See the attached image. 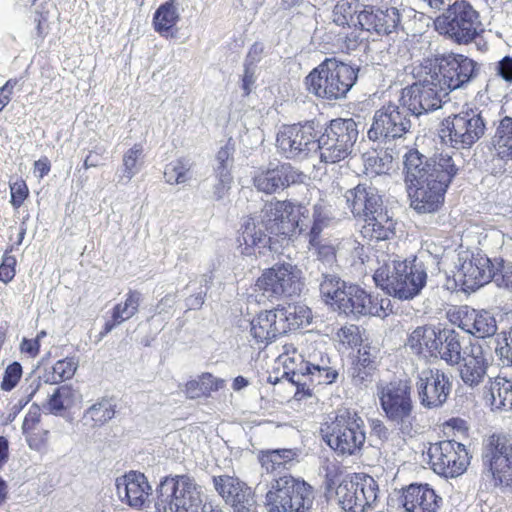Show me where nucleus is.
<instances>
[{
    "label": "nucleus",
    "instance_id": "1",
    "mask_svg": "<svg viewBox=\"0 0 512 512\" xmlns=\"http://www.w3.org/2000/svg\"><path fill=\"white\" fill-rule=\"evenodd\" d=\"M308 208L299 202L273 199L256 216H248L238 237L240 253L264 255L276 244L292 242L307 230Z\"/></svg>",
    "mask_w": 512,
    "mask_h": 512
},
{
    "label": "nucleus",
    "instance_id": "2",
    "mask_svg": "<svg viewBox=\"0 0 512 512\" xmlns=\"http://www.w3.org/2000/svg\"><path fill=\"white\" fill-rule=\"evenodd\" d=\"M320 296L331 310L347 317L386 316L384 303L389 300L373 296L360 285L339 277L325 275L320 283Z\"/></svg>",
    "mask_w": 512,
    "mask_h": 512
},
{
    "label": "nucleus",
    "instance_id": "3",
    "mask_svg": "<svg viewBox=\"0 0 512 512\" xmlns=\"http://www.w3.org/2000/svg\"><path fill=\"white\" fill-rule=\"evenodd\" d=\"M373 280L387 294L400 300H411L425 287L427 273L415 260H392L375 270Z\"/></svg>",
    "mask_w": 512,
    "mask_h": 512
},
{
    "label": "nucleus",
    "instance_id": "4",
    "mask_svg": "<svg viewBox=\"0 0 512 512\" xmlns=\"http://www.w3.org/2000/svg\"><path fill=\"white\" fill-rule=\"evenodd\" d=\"M358 78V71L348 64L327 58L304 79L306 90L315 97L335 101L344 98Z\"/></svg>",
    "mask_w": 512,
    "mask_h": 512
},
{
    "label": "nucleus",
    "instance_id": "5",
    "mask_svg": "<svg viewBox=\"0 0 512 512\" xmlns=\"http://www.w3.org/2000/svg\"><path fill=\"white\" fill-rule=\"evenodd\" d=\"M206 501L202 487L187 474L166 476L156 488V512H198Z\"/></svg>",
    "mask_w": 512,
    "mask_h": 512
},
{
    "label": "nucleus",
    "instance_id": "6",
    "mask_svg": "<svg viewBox=\"0 0 512 512\" xmlns=\"http://www.w3.org/2000/svg\"><path fill=\"white\" fill-rule=\"evenodd\" d=\"M434 24L441 35L458 45L472 43L484 31L479 12L468 0H456Z\"/></svg>",
    "mask_w": 512,
    "mask_h": 512
},
{
    "label": "nucleus",
    "instance_id": "7",
    "mask_svg": "<svg viewBox=\"0 0 512 512\" xmlns=\"http://www.w3.org/2000/svg\"><path fill=\"white\" fill-rule=\"evenodd\" d=\"M265 499L268 512H311L314 491L304 480L284 474L271 481Z\"/></svg>",
    "mask_w": 512,
    "mask_h": 512
},
{
    "label": "nucleus",
    "instance_id": "8",
    "mask_svg": "<svg viewBox=\"0 0 512 512\" xmlns=\"http://www.w3.org/2000/svg\"><path fill=\"white\" fill-rule=\"evenodd\" d=\"M481 460L495 485L512 491V434L493 433L484 439Z\"/></svg>",
    "mask_w": 512,
    "mask_h": 512
},
{
    "label": "nucleus",
    "instance_id": "9",
    "mask_svg": "<svg viewBox=\"0 0 512 512\" xmlns=\"http://www.w3.org/2000/svg\"><path fill=\"white\" fill-rule=\"evenodd\" d=\"M429 77L443 92L454 90L467 83L475 70V63L463 54L435 55L424 66Z\"/></svg>",
    "mask_w": 512,
    "mask_h": 512
},
{
    "label": "nucleus",
    "instance_id": "10",
    "mask_svg": "<svg viewBox=\"0 0 512 512\" xmlns=\"http://www.w3.org/2000/svg\"><path fill=\"white\" fill-rule=\"evenodd\" d=\"M357 137V124L353 119L331 120L322 134L318 135L321 162L335 164L346 159L351 154Z\"/></svg>",
    "mask_w": 512,
    "mask_h": 512
},
{
    "label": "nucleus",
    "instance_id": "11",
    "mask_svg": "<svg viewBox=\"0 0 512 512\" xmlns=\"http://www.w3.org/2000/svg\"><path fill=\"white\" fill-rule=\"evenodd\" d=\"M484 132L483 118L472 109L445 118L439 129L442 142L457 150L472 147Z\"/></svg>",
    "mask_w": 512,
    "mask_h": 512
},
{
    "label": "nucleus",
    "instance_id": "12",
    "mask_svg": "<svg viewBox=\"0 0 512 512\" xmlns=\"http://www.w3.org/2000/svg\"><path fill=\"white\" fill-rule=\"evenodd\" d=\"M302 286L301 271L289 263L264 269L255 281V291L270 300L298 295Z\"/></svg>",
    "mask_w": 512,
    "mask_h": 512
},
{
    "label": "nucleus",
    "instance_id": "13",
    "mask_svg": "<svg viewBox=\"0 0 512 512\" xmlns=\"http://www.w3.org/2000/svg\"><path fill=\"white\" fill-rule=\"evenodd\" d=\"M317 123L313 120L286 124L276 137L279 152L288 159L306 157L318 143Z\"/></svg>",
    "mask_w": 512,
    "mask_h": 512
},
{
    "label": "nucleus",
    "instance_id": "14",
    "mask_svg": "<svg viewBox=\"0 0 512 512\" xmlns=\"http://www.w3.org/2000/svg\"><path fill=\"white\" fill-rule=\"evenodd\" d=\"M428 456L434 472L445 478L462 475L470 463L465 445L455 440L435 443L429 448Z\"/></svg>",
    "mask_w": 512,
    "mask_h": 512
},
{
    "label": "nucleus",
    "instance_id": "15",
    "mask_svg": "<svg viewBox=\"0 0 512 512\" xmlns=\"http://www.w3.org/2000/svg\"><path fill=\"white\" fill-rule=\"evenodd\" d=\"M446 317L451 324L477 338L492 337L497 332L496 319L487 310H476L468 305L454 306L447 310Z\"/></svg>",
    "mask_w": 512,
    "mask_h": 512
},
{
    "label": "nucleus",
    "instance_id": "16",
    "mask_svg": "<svg viewBox=\"0 0 512 512\" xmlns=\"http://www.w3.org/2000/svg\"><path fill=\"white\" fill-rule=\"evenodd\" d=\"M412 394L409 379H394L377 386L379 403L386 416H410L414 408Z\"/></svg>",
    "mask_w": 512,
    "mask_h": 512
},
{
    "label": "nucleus",
    "instance_id": "17",
    "mask_svg": "<svg viewBox=\"0 0 512 512\" xmlns=\"http://www.w3.org/2000/svg\"><path fill=\"white\" fill-rule=\"evenodd\" d=\"M410 126V119L404 110L394 103H388L375 112L368 138L372 141L400 138Z\"/></svg>",
    "mask_w": 512,
    "mask_h": 512
},
{
    "label": "nucleus",
    "instance_id": "18",
    "mask_svg": "<svg viewBox=\"0 0 512 512\" xmlns=\"http://www.w3.org/2000/svg\"><path fill=\"white\" fill-rule=\"evenodd\" d=\"M279 360L284 368L283 377L296 387L293 398L296 401H302L311 397L312 389L309 388L307 381L302 380L309 368L307 366L305 343L302 344L301 350L293 343L284 344Z\"/></svg>",
    "mask_w": 512,
    "mask_h": 512
},
{
    "label": "nucleus",
    "instance_id": "19",
    "mask_svg": "<svg viewBox=\"0 0 512 512\" xmlns=\"http://www.w3.org/2000/svg\"><path fill=\"white\" fill-rule=\"evenodd\" d=\"M451 388L452 383L442 370H424L417 383L420 404L427 409L440 408L447 401Z\"/></svg>",
    "mask_w": 512,
    "mask_h": 512
},
{
    "label": "nucleus",
    "instance_id": "20",
    "mask_svg": "<svg viewBox=\"0 0 512 512\" xmlns=\"http://www.w3.org/2000/svg\"><path fill=\"white\" fill-rule=\"evenodd\" d=\"M401 14L395 7L363 5L357 15L358 30L388 35L398 28Z\"/></svg>",
    "mask_w": 512,
    "mask_h": 512
},
{
    "label": "nucleus",
    "instance_id": "21",
    "mask_svg": "<svg viewBox=\"0 0 512 512\" xmlns=\"http://www.w3.org/2000/svg\"><path fill=\"white\" fill-rule=\"evenodd\" d=\"M303 178V173L288 163H282L272 168H260L253 176V184L258 191L273 194L291 185L302 183Z\"/></svg>",
    "mask_w": 512,
    "mask_h": 512
},
{
    "label": "nucleus",
    "instance_id": "22",
    "mask_svg": "<svg viewBox=\"0 0 512 512\" xmlns=\"http://www.w3.org/2000/svg\"><path fill=\"white\" fill-rule=\"evenodd\" d=\"M440 92L443 90L438 88L431 78H425L404 89L403 105L414 115L436 110L441 106Z\"/></svg>",
    "mask_w": 512,
    "mask_h": 512
},
{
    "label": "nucleus",
    "instance_id": "23",
    "mask_svg": "<svg viewBox=\"0 0 512 512\" xmlns=\"http://www.w3.org/2000/svg\"><path fill=\"white\" fill-rule=\"evenodd\" d=\"M212 480L215 490L234 512H251L255 506L254 494L244 482L228 475L213 476Z\"/></svg>",
    "mask_w": 512,
    "mask_h": 512
},
{
    "label": "nucleus",
    "instance_id": "24",
    "mask_svg": "<svg viewBox=\"0 0 512 512\" xmlns=\"http://www.w3.org/2000/svg\"><path fill=\"white\" fill-rule=\"evenodd\" d=\"M447 189L426 176L408 185L410 205L419 213H434L443 206Z\"/></svg>",
    "mask_w": 512,
    "mask_h": 512
},
{
    "label": "nucleus",
    "instance_id": "25",
    "mask_svg": "<svg viewBox=\"0 0 512 512\" xmlns=\"http://www.w3.org/2000/svg\"><path fill=\"white\" fill-rule=\"evenodd\" d=\"M348 421H339L326 435L327 444L341 454H353L365 442V433L357 420L362 418H347Z\"/></svg>",
    "mask_w": 512,
    "mask_h": 512
},
{
    "label": "nucleus",
    "instance_id": "26",
    "mask_svg": "<svg viewBox=\"0 0 512 512\" xmlns=\"http://www.w3.org/2000/svg\"><path fill=\"white\" fill-rule=\"evenodd\" d=\"M492 277L493 265L490 259L480 254L464 260L456 273L457 281L464 291H475L490 282Z\"/></svg>",
    "mask_w": 512,
    "mask_h": 512
},
{
    "label": "nucleus",
    "instance_id": "27",
    "mask_svg": "<svg viewBox=\"0 0 512 512\" xmlns=\"http://www.w3.org/2000/svg\"><path fill=\"white\" fill-rule=\"evenodd\" d=\"M116 490L122 502L140 509L148 501L152 488L143 473L130 471L116 479Z\"/></svg>",
    "mask_w": 512,
    "mask_h": 512
},
{
    "label": "nucleus",
    "instance_id": "28",
    "mask_svg": "<svg viewBox=\"0 0 512 512\" xmlns=\"http://www.w3.org/2000/svg\"><path fill=\"white\" fill-rule=\"evenodd\" d=\"M441 329L431 324L417 326L407 335L405 346L419 358L437 359Z\"/></svg>",
    "mask_w": 512,
    "mask_h": 512
},
{
    "label": "nucleus",
    "instance_id": "29",
    "mask_svg": "<svg viewBox=\"0 0 512 512\" xmlns=\"http://www.w3.org/2000/svg\"><path fill=\"white\" fill-rule=\"evenodd\" d=\"M345 199L347 207L357 220L369 213H376L383 207L382 196L378 189L367 183H359L354 188L347 190Z\"/></svg>",
    "mask_w": 512,
    "mask_h": 512
},
{
    "label": "nucleus",
    "instance_id": "30",
    "mask_svg": "<svg viewBox=\"0 0 512 512\" xmlns=\"http://www.w3.org/2000/svg\"><path fill=\"white\" fill-rule=\"evenodd\" d=\"M400 502L406 512H437L442 498L428 484H411Z\"/></svg>",
    "mask_w": 512,
    "mask_h": 512
},
{
    "label": "nucleus",
    "instance_id": "31",
    "mask_svg": "<svg viewBox=\"0 0 512 512\" xmlns=\"http://www.w3.org/2000/svg\"><path fill=\"white\" fill-rule=\"evenodd\" d=\"M360 220L363 222L360 234L365 240L378 242L391 239L395 235L396 224L383 207Z\"/></svg>",
    "mask_w": 512,
    "mask_h": 512
},
{
    "label": "nucleus",
    "instance_id": "32",
    "mask_svg": "<svg viewBox=\"0 0 512 512\" xmlns=\"http://www.w3.org/2000/svg\"><path fill=\"white\" fill-rule=\"evenodd\" d=\"M275 311L282 336L309 325L313 318L311 309L300 303L278 304Z\"/></svg>",
    "mask_w": 512,
    "mask_h": 512
},
{
    "label": "nucleus",
    "instance_id": "33",
    "mask_svg": "<svg viewBox=\"0 0 512 512\" xmlns=\"http://www.w3.org/2000/svg\"><path fill=\"white\" fill-rule=\"evenodd\" d=\"M460 366V377L469 386L480 384L489 366L481 345H472L470 351L463 357Z\"/></svg>",
    "mask_w": 512,
    "mask_h": 512
},
{
    "label": "nucleus",
    "instance_id": "34",
    "mask_svg": "<svg viewBox=\"0 0 512 512\" xmlns=\"http://www.w3.org/2000/svg\"><path fill=\"white\" fill-rule=\"evenodd\" d=\"M142 301V294L137 290H129L124 301L114 305L108 319L99 333L102 338L110 333L115 327L134 317L138 311Z\"/></svg>",
    "mask_w": 512,
    "mask_h": 512
},
{
    "label": "nucleus",
    "instance_id": "35",
    "mask_svg": "<svg viewBox=\"0 0 512 512\" xmlns=\"http://www.w3.org/2000/svg\"><path fill=\"white\" fill-rule=\"evenodd\" d=\"M275 307L259 312L251 321L250 332L257 343H270L282 336Z\"/></svg>",
    "mask_w": 512,
    "mask_h": 512
},
{
    "label": "nucleus",
    "instance_id": "36",
    "mask_svg": "<svg viewBox=\"0 0 512 512\" xmlns=\"http://www.w3.org/2000/svg\"><path fill=\"white\" fill-rule=\"evenodd\" d=\"M427 165V178L447 188L458 173V167L448 153L434 154L427 160Z\"/></svg>",
    "mask_w": 512,
    "mask_h": 512
},
{
    "label": "nucleus",
    "instance_id": "37",
    "mask_svg": "<svg viewBox=\"0 0 512 512\" xmlns=\"http://www.w3.org/2000/svg\"><path fill=\"white\" fill-rule=\"evenodd\" d=\"M180 16L176 0H168L161 4L153 15V28L164 38H174L177 35V23Z\"/></svg>",
    "mask_w": 512,
    "mask_h": 512
},
{
    "label": "nucleus",
    "instance_id": "38",
    "mask_svg": "<svg viewBox=\"0 0 512 512\" xmlns=\"http://www.w3.org/2000/svg\"><path fill=\"white\" fill-rule=\"evenodd\" d=\"M235 142L229 138L224 146H222L216 153L217 165L215 167V174L219 180L216 186V192L221 197L229 188L232 182L231 168L234 162Z\"/></svg>",
    "mask_w": 512,
    "mask_h": 512
},
{
    "label": "nucleus",
    "instance_id": "39",
    "mask_svg": "<svg viewBox=\"0 0 512 512\" xmlns=\"http://www.w3.org/2000/svg\"><path fill=\"white\" fill-rule=\"evenodd\" d=\"M226 381L215 377L210 372H204L197 378L191 379L184 384V393L189 399L209 398L213 392L223 389Z\"/></svg>",
    "mask_w": 512,
    "mask_h": 512
},
{
    "label": "nucleus",
    "instance_id": "40",
    "mask_svg": "<svg viewBox=\"0 0 512 512\" xmlns=\"http://www.w3.org/2000/svg\"><path fill=\"white\" fill-rule=\"evenodd\" d=\"M376 369L375 357L370 352V348L358 349V354L351 365L352 381L357 385L371 382Z\"/></svg>",
    "mask_w": 512,
    "mask_h": 512
},
{
    "label": "nucleus",
    "instance_id": "41",
    "mask_svg": "<svg viewBox=\"0 0 512 512\" xmlns=\"http://www.w3.org/2000/svg\"><path fill=\"white\" fill-rule=\"evenodd\" d=\"M297 457V451L293 449H274L262 452L260 463L267 473L280 474L283 470H289Z\"/></svg>",
    "mask_w": 512,
    "mask_h": 512
},
{
    "label": "nucleus",
    "instance_id": "42",
    "mask_svg": "<svg viewBox=\"0 0 512 512\" xmlns=\"http://www.w3.org/2000/svg\"><path fill=\"white\" fill-rule=\"evenodd\" d=\"M441 348L437 359L440 358L450 365L459 364L461 360L462 346L460 342V335L452 328H442L441 335Z\"/></svg>",
    "mask_w": 512,
    "mask_h": 512
},
{
    "label": "nucleus",
    "instance_id": "43",
    "mask_svg": "<svg viewBox=\"0 0 512 512\" xmlns=\"http://www.w3.org/2000/svg\"><path fill=\"white\" fill-rule=\"evenodd\" d=\"M492 143L500 159H512V117L505 116L499 121Z\"/></svg>",
    "mask_w": 512,
    "mask_h": 512
},
{
    "label": "nucleus",
    "instance_id": "44",
    "mask_svg": "<svg viewBox=\"0 0 512 512\" xmlns=\"http://www.w3.org/2000/svg\"><path fill=\"white\" fill-rule=\"evenodd\" d=\"M490 406L493 411L512 410V382L504 377H496L490 384Z\"/></svg>",
    "mask_w": 512,
    "mask_h": 512
},
{
    "label": "nucleus",
    "instance_id": "45",
    "mask_svg": "<svg viewBox=\"0 0 512 512\" xmlns=\"http://www.w3.org/2000/svg\"><path fill=\"white\" fill-rule=\"evenodd\" d=\"M427 160L417 149H409L404 155V175L407 186L427 176Z\"/></svg>",
    "mask_w": 512,
    "mask_h": 512
},
{
    "label": "nucleus",
    "instance_id": "46",
    "mask_svg": "<svg viewBox=\"0 0 512 512\" xmlns=\"http://www.w3.org/2000/svg\"><path fill=\"white\" fill-rule=\"evenodd\" d=\"M359 489L358 474L344 479L336 489L338 502L343 510L360 512L358 510L359 498L355 496Z\"/></svg>",
    "mask_w": 512,
    "mask_h": 512
},
{
    "label": "nucleus",
    "instance_id": "47",
    "mask_svg": "<svg viewBox=\"0 0 512 512\" xmlns=\"http://www.w3.org/2000/svg\"><path fill=\"white\" fill-rule=\"evenodd\" d=\"M41 418H24L23 432L31 449L40 451L48 441L49 431L40 425Z\"/></svg>",
    "mask_w": 512,
    "mask_h": 512
},
{
    "label": "nucleus",
    "instance_id": "48",
    "mask_svg": "<svg viewBox=\"0 0 512 512\" xmlns=\"http://www.w3.org/2000/svg\"><path fill=\"white\" fill-rule=\"evenodd\" d=\"M360 10L357 9V5L347 1L340 0L333 8L332 19L333 22L340 27L343 28H355L358 29L356 25L357 15Z\"/></svg>",
    "mask_w": 512,
    "mask_h": 512
},
{
    "label": "nucleus",
    "instance_id": "49",
    "mask_svg": "<svg viewBox=\"0 0 512 512\" xmlns=\"http://www.w3.org/2000/svg\"><path fill=\"white\" fill-rule=\"evenodd\" d=\"M359 490L362 493L359 497L358 510L364 512L367 509L374 508L378 498V484L373 477L364 474H358Z\"/></svg>",
    "mask_w": 512,
    "mask_h": 512
},
{
    "label": "nucleus",
    "instance_id": "50",
    "mask_svg": "<svg viewBox=\"0 0 512 512\" xmlns=\"http://www.w3.org/2000/svg\"><path fill=\"white\" fill-rule=\"evenodd\" d=\"M144 157V148L141 143H135L123 154V173L128 181L140 171Z\"/></svg>",
    "mask_w": 512,
    "mask_h": 512
},
{
    "label": "nucleus",
    "instance_id": "51",
    "mask_svg": "<svg viewBox=\"0 0 512 512\" xmlns=\"http://www.w3.org/2000/svg\"><path fill=\"white\" fill-rule=\"evenodd\" d=\"M191 164L184 158L169 162L164 168L165 182L171 185L185 183L190 177Z\"/></svg>",
    "mask_w": 512,
    "mask_h": 512
},
{
    "label": "nucleus",
    "instance_id": "52",
    "mask_svg": "<svg viewBox=\"0 0 512 512\" xmlns=\"http://www.w3.org/2000/svg\"><path fill=\"white\" fill-rule=\"evenodd\" d=\"M77 370V362L72 357L58 360L51 371L46 373V381L52 384H58L71 379Z\"/></svg>",
    "mask_w": 512,
    "mask_h": 512
},
{
    "label": "nucleus",
    "instance_id": "53",
    "mask_svg": "<svg viewBox=\"0 0 512 512\" xmlns=\"http://www.w3.org/2000/svg\"><path fill=\"white\" fill-rule=\"evenodd\" d=\"M74 400V389L69 385H62L58 387L48 399V410L51 413H58L60 411L66 410L74 404Z\"/></svg>",
    "mask_w": 512,
    "mask_h": 512
},
{
    "label": "nucleus",
    "instance_id": "54",
    "mask_svg": "<svg viewBox=\"0 0 512 512\" xmlns=\"http://www.w3.org/2000/svg\"><path fill=\"white\" fill-rule=\"evenodd\" d=\"M313 221L310 230L306 233L309 245H317L320 242V235L328 226L330 217L324 205L315 204L313 207Z\"/></svg>",
    "mask_w": 512,
    "mask_h": 512
},
{
    "label": "nucleus",
    "instance_id": "55",
    "mask_svg": "<svg viewBox=\"0 0 512 512\" xmlns=\"http://www.w3.org/2000/svg\"><path fill=\"white\" fill-rule=\"evenodd\" d=\"M305 352L307 357V366H309L307 372L331 365L330 357L322 350L317 342L306 341Z\"/></svg>",
    "mask_w": 512,
    "mask_h": 512
},
{
    "label": "nucleus",
    "instance_id": "56",
    "mask_svg": "<svg viewBox=\"0 0 512 512\" xmlns=\"http://www.w3.org/2000/svg\"><path fill=\"white\" fill-rule=\"evenodd\" d=\"M338 342L345 349H354L362 345L363 338L360 327L355 324H345L336 332Z\"/></svg>",
    "mask_w": 512,
    "mask_h": 512
},
{
    "label": "nucleus",
    "instance_id": "57",
    "mask_svg": "<svg viewBox=\"0 0 512 512\" xmlns=\"http://www.w3.org/2000/svg\"><path fill=\"white\" fill-rule=\"evenodd\" d=\"M338 372L330 365L307 372V377L302 380L307 381L309 388L312 385H328L336 381Z\"/></svg>",
    "mask_w": 512,
    "mask_h": 512
},
{
    "label": "nucleus",
    "instance_id": "58",
    "mask_svg": "<svg viewBox=\"0 0 512 512\" xmlns=\"http://www.w3.org/2000/svg\"><path fill=\"white\" fill-rule=\"evenodd\" d=\"M14 249V245L8 246L4 251L0 263V281L5 284L12 281L16 274L17 260L14 256L11 255V252Z\"/></svg>",
    "mask_w": 512,
    "mask_h": 512
},
{
    "label": "nucleus",
    "instance_id": "59",
    "mask_svg": "<svg viewBox=\"0 0 512 512\" xmlns=\"http://www.w3.org/2000/svg\"><path fill=\"white\" fill-rule=\"evenodd\" d=\"M23 374L22 366L19 362L9 364L4 371L3 379L1 382V389L3 391L13 390L19 383Z\"/></svg>",
    "mask_w": 512,
    "mask_h": 512
},
{
    "label": "nucleus",
    "instance_id": "60",
    "mask_svg": "<svg viewBox=\"0 0 512 512\" xmlns=\"http://www.w3.org/2000/svg\"><path fill=\"white\" fill-rule=\"evenodd\" d=\"M117 401L113 397H102L87 410L91 415L113 416L116 413Z\"/></svg>",
    "mask_w": 512,
    "mask_h": 512
},
{
    "label": "nucleus",
    "instance_id": "61",
    "mask_svg": "<svg viewBox=\"0 0 512 512\" xmlns=\"http://www.w3.org/2000/svg\"><path fill=\"white\" fill-rule=\"evenodd\" d=\"M11 204L15 208H19L29 195V189L23 179H17L10 184Z\"/></svg>",
    "mask_w": 512,
    "mask_h": 512
},
{
    "label": "nucleus",
    "instance_id": "62",
    "mask_svg": "<svg viewBox=\"0 0 512 512\" xmlns=\"http://www.w3.org/2000/svg\"><path fill=\"white\" fill-rule=\"evenodd\" d=\"M415 418H387L389 427L398 428L404 436L413 437L418 433V428L413 425Z\"/></svg>",
    "mask_w": 512,
    "mask_h": 512
},
{
    "label": "nucleus",
    "instance_id": "63",
    "mask_svg": "<svg viewBox=\"0 0 512 512\" xmlns=\"http://www.w3.org/2000/svg\"><path fill=\"white\" fill-rule=\"evenodd\" d=\"M316 250L317 256L321 261L331 262L336 258V249L332 244H323L318 242L317 245H310Z\"/></svg>",
    "mask_w": 512,
    "mask_h": 512
},
{
    "label": "nucleus",
    "instance_id": "64",
    "mask_svg": "<svg viewBox=\"0 0 512 512\" xmlns=\"http://www.w3.org/2000/svg\"><path fill=\"white\" fill-rule=\"evenodd\" d=\"M497 74L506 82L512 83V57H503L497 65Z\"/></svg>",
    "mask_w": 512,
    "mask_h": 512
}]
</instances>
